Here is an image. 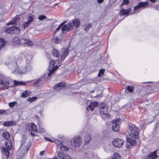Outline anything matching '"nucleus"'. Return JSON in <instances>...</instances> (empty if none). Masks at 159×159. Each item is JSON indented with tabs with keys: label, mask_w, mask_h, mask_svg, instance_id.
Returning a JSON list of instances; mask_svg holds the SVG:
<instances>
[{
	"label": "nucleus",
	"mask_w": 159,
	"mask_h": 159,
	"mask_svg": "<svg viewBox=\"0 0 159 159\" xmlns=\"http://www.w3.org/2000/svg\"><path fill=\"white\" fill-rule=\"evenodd\" d=\"M129 129L130 131V136L132 138L135 139L138 137V128L132 123L129 125Z\"/></svg>",
	"instance_id": "f257e3e1"
},
{
	"label": "nucleus",
	"mask_w": 159,
	"mask_h": 159,
	"mask_svg": "<svg viewBox=\"0 0 159 159\" xmlns=\"http://www.w3.org/2000/svg\"><path fill=\"white\" fill-rule=\"evenodd\" d=\"M82 143V139L80 136L74 138L71 140V145L74 148H79Z\"/></svg>",
	"instance_id": "f03ea898"
},
{
	"label": "nucleus",
	"mask_w": 159,
	"mask_h": 159,
	"mask_svg": "<svg viewBox=\"0 0 159 159\" xmlns=\"http://www.w3.org/2000/svg\"><path fill=\"white\" fill-rule=\"evenodd\" d=\"M20 30V29L18 27L15 26H12L11 27L8 28L5 30V32L6 33L13 34H17L18 33Z\"/></svg>",
	"instance_id": "7ed1b4c3"
},
{
	"label": "nucleus",
	"mask_w": 159,
	"mask_h": 159,
	"mask_svg": "<svg viewBox=\"0 0 159 159\" xmlns=\"http://www.w3.org/2000/svg\"><path fill=\"white\" fill-rule=\"evenodd\" d=\"M112 130L115 132H118L120 128V120L117 119L112 121Z\"/></svg>",
	"instance_id": "20e7f679"
},
{
	"label": "nucleus",
	"mask_w": 159,
	"mask_h": 159,
	"mask_svg": "<svg viewBox=\"0 0 159 159\" xmlns=\"http://www.w3.org/2000/svg\"><path fill=\"white\" fill-rule=\"evenodd\" d=\"M30 70V67L29 66L25 67H16V68L15 70V71L18 73L19 74H22L26 73L27 71H28Z\"/></svg>",
	"instance_id": "39448f33"
},
{
	"label": "nucleus",
	"mask_w": 159,
	"mask_h": 159,
	"mask_svg": "<svg viewBox=\"0 0 159 159\" xmlns=\"http://www.w3.org/2000/svg\"><path fill=\"white\" fill-rule=\"evenodd\" d=\"M73 27V25L71 23L68 24L67 25H65L62 26L61 29L62 32L65 34L67 32L69 31L70 30L72 29Z\"/></svg>",
	"instance_id": "423d86ee"
},
{
	"label": "nucleus",
	"mask_w": 159,
	"mask_h": 159,
	"mask_svg": "<svg viewBox=\"0 0 159 159\" xmlns=\"http://www.w3.org/2000/svg\"><path fill=\"white\" fill-rule=\"evenodd\" d=\"M21 44L24 47H32L33 45V43L30 39L24 38L21 39Z\"/></svg>",
	"instance_id": "0eeeda50"
},
{
	"label": "nucleus",
	"mask_w": 159,
	"mask_h": 159,
	"mask_svg": "<svg viewBox=\"0 0 159 159\" xmlns=\"http://www.w3.org/2000/svg\"><path fill=\"white\" fill-rule=\"evenodd\" d=\"M113 145L116 148H120L124 143V141L120 139L117 138L114 139L112 142Z\"/></svg>",
	"instance_id": "6e6552de"
},
{
	"label": "nucleus",
	"mask_w": 159,
	"mask_h": 159,
	"mask_svg": "<svg viewBox=\"0 0 159 159\" xmlns=\"http://www.w3.org/2000/svg\"><path fill=\"white\" fill-rule=\"evenodd\" d=\"M98 105V103L97 102H92L90 103V105L88 107L86 108V110L89 111L90 109L91 111H93L94 110L95 107H97Z\"/></svg>",
	"instance_id": "1a4fd4ad"
},
{
	"label": "nucleus",
	"mask_w": 159,
	"mask_h": 159,
	"mask_svg": "<svg viewBox=\"0 0 159 159\" xmlns=\"http://www.w3.org/2000/svg\"><path fill=\"white\" fill-rule=\"evenodd\" d=\"M148 2H140L139 3L137 6L134 8V10L138 9L139 8L141 7H145L148 5Z\"/></svg>",
	"instance_id": "9d476101"
},
{
	"label": "nucleus",
	"mask_w": 159,
	"mask_h": 159,
	"mask_svg": "<svg viewBox=\"0 0 159 159\" xmlns=\"http://www.w3.org/2000/svg\"><path fill=\"white\" fill-rule=\"evenodd\" d=\"M108 107H105L104 109H99V111L101 115H105L107 117L110 116L109 114L107 112Z\"/></svg>",
	"instance_id": "9b49d317"
},
{
	"label": "nucleus",
	"mask_w": 159,
	"mask_h": 159,
	"mask_svg": "<svg viewBox=\"0 0 159 159\" xmlns=\"http://www.w3.org/2000/svg\"><path fill=\"white\" fill-rule=\"evenodd\" d=\"M66 85L65 82L60 83L55 85L54 86V89L57 90H59L65 87Z\"/></svg>",
	"instance_id": "f8f14e48"
},
{
	"label": "nucleus",
	"mask_w": 159,
	"mask_h": 159,
	"mask_svg": "<svg viewBox=\"0 0 159 159\" xmlns=\"http://www.w3.org/2000/svg\"><path fill=\"white\" fill-rule=\"evenodd\" d=\"M29 149L27 147L24 146L23 144H22L19 148V151L21 152L23 155H24L25 153H26Z\"/></svg>",
	"instance_id": "ddd939ff"
},
{
	"label": "nucleus",
	"mask_w": 159,
	"mask_h": 159,
	"mask_svg": "<svg viewBox=\"0 0 159 159\" xmlns=\"http://www.w3.org/2000/svg\"><path fill=\"white\" fill-rule=\"evenodd\" d=\"M92 136L89 134H87L85 136L84 139L85 144H88L91 140Z\"/></svg>",
	"instance_id": "4468645a"
},
{
	"label": "nucleus",
	"mask_w": 159,
	"mask_h": 159,
	"mask_svg": "<svg viewBox=\"0 0 159 159\" xmlns=\"http://www.w3.org/2000/svg\"><path fill=\"white\" fill-rule=\"evenodd\" d=\"M69 52V51L67 48H65L64 51L62 52L61 59V60H64L65 58L68 55Z\"/></svg>",
	"instance_id": "2eb2a0df"
},
{
	"label": "nucleus",
	"mask_w": 159,
	"mask_h": 159,
	"mask_svg": "<svg viewBox=\"0 0 159 159\" xmlns=\"http://www.w3.org/2000/svg\"><path fill=\"white\" fill-rule=\"evenodd\" d=\"M72 24L75 26L76 28L79 27L80 24V20L77 18H75L72 20Z\"/></svg>",
	"instance_id": "dca6fc26"
},
{
	"label": "nucleus",
	"mask_w": 159,
	"mask_h": 159,
	"mask_svg": "<svg viewBox=\"0 0 159 159\" xmlns=\"http://www.w3.org/2000/svg\"><path fill=\"white\" fill-rule=\"evenodd\" d=\"M126 139L127 142L129 143L132 146L136 145L137 143L136 140L129 138H127Z\"/></svg>",
	"instance_id": "f3484780"
},
{
	"label": "nucleus",
	"mask_w": 159,
	"mask_h": 159,
	"mask_svg": "<svg viewBox=\"0 0 159 159\" xmlns=\"http://www.w3.org/2000/svg\"><path fill=\"white\" fill-rule=\"evenodd\" d=\"M3 125L6 126H9L16 124V122L13 121H6L3 123Z\"/></svg>",
	"instance_id": "a211bd4d"
},
{
	"label": "nucleus",
	"mask_w": 159,
	"mask_h": 159,
	"mask_svg": "<svg viewBox=\"0 0 159 159\" xmlns=\"http://www.w3.org/2000/svg\"><path fill=\"white\" fill-rule=\"evenodd\" d=\"M52 53L53 56L56 57H59L60 55V52L56 49H53L52 50Z\"/></svg>",
	"instance_id": "6ab92c4d"
},
{
	"label": "nucleus",
	"mask_w": 159,
	"mask_h": 159,
	"mask_svg": "<svg viewBox=\"0 0 159 159\" xmlns=\"http://www.w3.org/2000/svg\"><path fill=\"white\" fill-rule=\"evenodd\" d=\"M60 65H59L58 66L57 65L56 66V67H55V68H49V72L48 73V77L51 76V75L52 74H53V73H54V72L58 68V67Z\"/></svg>",
	"instance_id": "aec40b11"
},
{
	"label": "nucleus",
	"mask_w": 159,
	"mask_h": 159,
	"mask_svg": "<svg viewBox=\"0 0 159 159\" xmlns=\"http://www.w3.org/2000/svg\"><path fill=\"white\" fill-rule=\"evenodd\" d=\"M6 148L11 149L12 147V143L11 141L9 139L7 140L5 142Z\"/></svg>",
	"instance_id": "412c9836"
},
{
	"label": "nucleus",
	"mask_w": 159,
	"mask_h": 159,
	"mask_svg": "<svg viewBox=\"0 0 159 159\" xmlns=\"http://www.w3.org/2000/svg\"><path fill=\"white\" fill-rule=\"evenodd\" d=\"M31 94V92L30 91L26 90L22 93L21 97L23 98H25L30 96Z\"/></svg>",
	"instance_id": "4be33fe9"
},
{
	"label": "nucleus",
	"mask_w": 159,
	"mask_h": 159,
	"mask_svg": "<svg viewBox=\"0 0 159 159\" xmlns=\"http://www.w3.org/2000/svg\"><path fill=\"white\" fill-rule=\"evenodd\" d=\"M57 148H60L62 151H66L68 150V148L67 147L61 144L57 145Z\"/></svg>",
	"instance_id": "5701e85b"
},
{
	"label": "nucleus",
	"mask_w": 159,
	"mask_h": 159,
	"mask_svg": "<svg viewBox=\"0 0 159 159\" xmlns=\"http://www.w3.org/2000/svg\"><path fill=\"white\" fill-rule=\"evenodd\" d=\"M11 149H9L5 148H2V150L3 151L4 155L7 157H8L9 156L10 152L9 150Z\"/></svg>",
	"instance_id": "b1692460"
},
{
	"label": "nucleus",
	"mask_w": 159,
	"mask_h": 159,
	"mask_svg": "<svg viewBox=\"0 0 159 159\" xmlns=\"http://www.w3.org/2000/svg\"><path fill=\"white\" fill-rule=\"evenodd\" d=\"M66 154L63 151H60L58 152L57 156L61 159H63Z\"/></svg>",
	"instance_id": "393cba45"
},
{
	"label": "nucleus",
	"mask_w": 159,
	"mask_h": 159,
	"mask_svg": "<svg viewBox=\"0 0 159 159\" xmlns=\"http://www.w3.org/2000/svg\"><path fill=\"white\" fill-rule=\"evenodd\" d=\"M9 84V82L8 81H4L0 80V84L3 85L5 87H7V89L8 88L7 86Z\"/></svg>",
	"instance_id": "a878e982"
},
{
	"label": "nucleus",
	"mask_w": 159,
	"mask_h": 159,
	"mask_svg": "<svg viewBox=\"0 0 159 159\" xmlns=\"http://www.w3.org/2000/svg\"><path fill=\"white\" fill-rule=\"evenodd\" d=\"M2 136L4 138L8 140L10 138V136L8 132H5L2 134Z\"/></svg>",
	"instance_id": "bb28decb"
},
{
	"label": "nucleus",
	"mask_w": 159,
	"mask_h": 159,
	"mask_svg": "<svg viewBox=\"0 0 159 159\" xmlns=\"http://www.w3.org/2000/svg\"><path fill=\"white\" fill-rule=\"evenodd\" d=\"M13 42L16 45H19L20 44H21V39L20 40L18 37H16L14 38Z\"/></svg>",
	"instance_id": "cd10ccee"
},
{
	"label": "nucleus",
	"mask_w": 159,
	"mask_h": 159,
	"mask_svg": "<svg viewBox=\"0 0 159 159\" xmlns=\"http://www.w3.org/2000/svg\"><path fill=\"white\" fill-rule=\"evenodd\" d=\"M111 159H121V157L118 153H115L112 156Z\"/></svg>",
	"instance_id": "c85d7f7f"
},
{
	"label": "nucleus",
	"mask_w": 159,
	"mask_h": 159,
	"mask_svg": "<svg viewBox=\"0 0 159 159\" xmlns=\"http://www.w3.org/2000/svg\"><path fill=\"white\" fill-rule=\"evenodd\" d=\"M129 12V11L127 10L122 9L120 11V14L121 15H124L128 14Z\"/></svg>",
	"instance_id": "c756f323"
},
{
	"label": "nucleus",
	"mask_w": 159,
	"mask_h": 159,
	"mask_svg": "<svg viewBox=\"0 0 159 159\" xmlns=\"http://www.w3.org/2000/svg\"><path fill=\"white\" fill-rule=\"evenodd\" d=\"M5 43V40L2 38H0V50L4 47Z\"/></svg>",
	"instance_id": "7c9ffc66"
},
{
	"label": "nucleus",
	"mask_w": 159,
	"mask_h": 159,
	"mask_svg": "<svg viewBox=\"0 0 159 159\" xmlns=\"http://www.w3.org/2000/svg\"><path fill=\"white\" fill-rule=\"evenodd\" d=\"M31 129L34 131L36 132L37 131L36 125L33 124H30L29 125Z\"/></svg>",
	"instance_id": "2f4dec72"
},
{
	"label": "nucleus",
	"mask_w": 159,
	"mask_h": 159,
	"mask_svg": "<svg viewBox=\"0 0 159 159\" xmlns=\"http://www.w3.org/2000/svg\"><path fill=\"white\" fill-rule=\"evenodd\" d=\"M14 84L15 85H25V83L22 82V81H19L18 82L16 80H15L14 81Z\"/></svg>",
	"instance_id": "473e14b6"
},
{
	"label": "nucleus",
	"mask_w": 159,
	"mask_h": 159,
	"mask_svg": "<svg viewBox=\"0 0 159 159\" xmlns=\"http://www.w3.org/2000/svg\"><path fill=\"white\" fill-rule=\"evenodd\" d=\"M84 27H85L84 30L86 32H87L89 30L90 27H91V24H85L84 25Z\"/></svg>",
	"instance_id": "72a5a7b5"
},
{
	"label": "nucleus",
	"mask_w": 159,
	"mask_h": 159,
	"mask_svg": "<svg viewBox=\"0 0 159 159\" xmlns=\"http://www.w3.org/2000/svg\"><path fill=\"white\" fill-rule=\"evenodd\" d=\"M55 64V62L54 60H51L49 64V68H55L56 66H55L54 65Z\"/></svg>",
	"instance_id": "f704fd0d"
},
{
	"label": "nucleus",
	"mask_w": 159,
	"mask_h": 159,
	"mask_svg": "<svg viewBox=\"0 0 159 159\" xmlns=\"http://www.w3.org/2000/svg\"><path fill=\"white\" fill-rule=\"evenodd\" d=\"M134 87L131 85H128L127 87V90L130 93H132L134 91Z\"/></svg>",
	"instance_id": "c9c22d12"
},
{
	"label": "nucleus",
	"mask_w": 159,
	"mask_h": 159,
	"mask_svg": "<svg viewBox=\"0 0 159 159\" xmlns=\"http://www.w3.org/2000/svg\"><path fill=\"white\" fill-rule=\"evenodd\" d=\"M37 98L36 97H33L30 98L29 97L27 99V101L30 102H32L33 101H35L37 100Z\"/></svg>",
	"instance_id": "e433bc0d"
},
{
	"label": "nucleus",
	"mask_w": 159,
	"mask_h": 159,
	"mask_svg": "<svg viewBox=\"0 0 159 159\" xmlns=\"http://www.w3.org/2000/svg\"><path fill=\"white\" fill-rule=\"evenodd\" d=\"M104 71L105 69H100L99 71V73L98 74V76L99 77H101L102 76V75H103V74Z\"/></svg>",
	"instance_id": "4c0bfd02"
},
{
	"label": "nucleus",
	"mask_w": 159,
	"mask_h": 159,
	"mask_svg": "<svg viewBox=\"0 0 159 159\" xmlns=\"http://www.w3.org/2000/svg\"><path fill=\"white\" fill-rule=\"evenodd\" d=\"M108 107L107 104L105 103H102L99 104V109H104L105 107Z\"/></svg>",
	"instance_id": "58836bf2"
},
{
	"label": "nucleus",
	"mask_w": 159,
	"mask_h": 159,
	"mask_svg": "<svg viewBox=\"0 0 159 159\" xmlns=\"http://www.w3.org/2000/svg\"><path fill=\"white\" fill-rule=\"evenodd\" d=\"M18 19V17H15L14 18L11 22V25H15L16 24V22L17 20Z\"/></svg>",
	"instance_id": "ea45409f"
},
{
	"label": "nucleus",
	"mask_w": 159,
	"mask_h": 159,
	"mask_svg": "<svg viewBox=\"0 0 159 159\" xmlns=\"http://www.w3.org/2000/svg\"><path fill=\"white\" fill-rule=\"evenodd\" d=\"M42 78H40L37 80L34 83V85H39L40 84V82L42 81Z\"/></svg>",
	"instance_id": "a19ab883"
},
{
	"label": "nucleus",
	"mask_w": 159,
	"mask_h": 159,
	"mask_svg": "<svg viewBox=\"0 0 159 159\" xmlns=\"http://www.w3.org/2000/svg\"><path fill=\"white\" fill-rule=\"evenodd\" d=\"M28 21H27L30 24L31 23V22H32L33 20V17L32 16H29L28 18Z\"/></svg>",
	"instance_id": "79ce46f5"
},
{
	"label": "nucleus",
	"mask_w": 159,
	"mask_h": 159,
	"mask_svg": "<svg viewBox=\"0 0 159 159\" xmlns=\"http://www.w3.org/2000/svg\"><path fill=\"white\" fill-rule=\"evenodd\" d=\"M46 18V17L44 15H40L38 17V19L40 20H43Z\"/></svg>",
	"instance_id": "37998d69"
},
{
	"label": "nucleus",
	"mask_w": 159,
	"mask_h": 159,
	"mask_svg": "<svg viewBox=\"0 0 159 159\" xmlns=\"http://www.w3.org/2000/svg\"><path fill=\"white\" fill-rule=\"evenodd\" d=\"M30 24L27 21L25 22L23 25L24 29H25V28L28 27Z\"/></svg>",
	"instance_id": "c03bdc74"
},
{
	"label": "nucleus",
	"mask_w": 159,
	"mask_h": 159,
	"mask_svg": "<svg viewBox=\"0 0 159 159\" xmlns=\"http://www.w3.org/2000/svg\"><path fill=\"white\" fill-rule=\"evenodd\" d=\"M16 102H10L9 103V106L11 108H12L15 105Z\"/></svg>",
	"instance_id": "a18cd8bd"
},
{
	"label": "nucleus",
	"mask_w": 159,
	"mask_h": 159,
	"mask_svg": "<svg viewBox=\"0 0 159 159\" xmlns=\"http://www.w3.org/2000/svg\"><path fill=\"white\" fill-rule=\"evenodd\" d=\"M129 3V0H123V2L122 5L123 4L127 5Z\"/></svg>",
	"instance_id": "49530a36"
},
{
	"label": "nucleus",
	"mask_w": 159,
	"mask_h": 159,
	"mask_svg": "<svg viewBox=\"0 0 159 159\" xmlns=\"http://www.w3.org/2000/svg\"><path fill=\"white\" fill-rule=\"evenodd\" d=\"M63 159H72L71 157L67 154L65 155V157Z\"/></svg>",
	"instance_id": "de8ad7c7"
},
{
	"label": "nucleus",
	"mask_w": 159,
	"mask_h": 159,
	"mask_svg": "<svg viewBox=\"0 0 159 159\" xmlns=\"http://www.w3.org/2000/svg\"><path fill=\"white\" fill-rule=\"evenodd\" d=\"M6 111L5 110H0V115L6 114Z\"/></svg>",
	"instance_id": "09e8293b"
},
{
	"label": "nucleus",
	"mask_w": 159,
	"mask_h": 159,
	"mask_svg": "<svg viewBox=\"0 0 159 159\" xmlns=\"http://www.w3.org/2000/svg\"><path fill=\"white\" fill-rule=\"evenodd\" d=\"M62 26L60 25L58 27L56 30H55L54 33H56L57 31H58L61 28Z\"/></svg>",
	"instance_id": "8fccbe9b"
},
{
	"label": "nucleus",
	"mask_w": 159,
	"mask_h": 159,
	"mask_svg": "<svg viewBox=\"0 0 159 159\" xmlns=\"http://www.w3.org/2000/svg\"><path fill=\"white\" fill-rule=\"evenodd\" d=\"M55 43H58L59 42V40L57 37H56L54 39Z\"/></svg>",
	"instance_id": "3c124183"
},
{
	"label": "nucleus",
	"mask_w": 159,
	"mask_h": 159,
	"mask_svg": "<svg viewBox=\"0 0 159 159\" xmlns=\"http://www.w3.org/2000/svg\"><path fill=\"white\" fill-rule=\"evenodd\" d=\"M44 138L46 141H49L52 142H53V141L51 139L45 137Z\"/></svg>",
	"instance_id": "603ef678"
},
{
	"label": "nucleus",
	"mask_w": 159,
	"mask_h": 159,
	"mask_svg": "<svg viewBox=\"0 0 159 159\" xmlns=\"http://www.w3.org/2000/svg\"><path fill=\"white\" fill-rule=\"evenodd\" d=\"M45 152V151H41L40 152V155H43L44 154Z\"/></svg>",
	"instance_id": "864d4df0"
},
{
	"label": "nucleus",
	"mask_w": 159,
	"mask_h": 159,
	"mask_svg": "<svg viewBox=\"0 0 159 159\" xmlns=\"http://www.w3.org/2000/svg\"><path fill=\"white\" fill-rule=\"evenodd\" d=\"M104 1V0H97V2L99 3H102Z\"/></svg>",
	"instance_id": "5fc2aeb1"
},
{
	"label": "nucleus",
	"mask_w": 159,
	"mask_h": 159,
	"mask_svg": "<svg viewBox=\"0 0 159 159\" xmlns=\"http://www.w3.org/2000/svg\"><path fill=\"white\" fill-rule=\"evenodd\" d=\"M66 22V21H64L60 25L62 27L64 25V24H65Z\"/></svg>",
	"instance_id": "6e6d98bb"
},
{
	"label": "nucleus",
	"mask_w": 159,
	"mask_h": 159,
	"mask_svg": "<svg viewBox=\"0 0 159 159\" xmlns=\"http://www.w3.org/2000/svg\"><path fill=\"white\" fill-rule=\"evenodd\" d=\"M31 135L33 136H35V134L34 133H31Z\"/></svg>",
	"instance_id": "4d7b16f0"
},
{
	"label": "nucleus",
	"mask_w": 159,
	"mask_h": 159,
	"mask_svg": "<svg viewBox=\"0 0 159 159\" xmlns=\"http://www.w3.org/2000/svg\"><path fill=\"white\" fill-rule=\"evenodd\" d=\"M6 25H7L8 26V25H11V22H10L9 23H7Z\"/></svg>",
	"instance_id": "13d9d810"
},
{
	"label": "nucleus",
	"mask_w": 159,
	"mask_h": 159,
	"mask_svg": "<svg viewBox=\"0 0 159 159\" xmlns=\"http://www.w3.org/2000/svg\"><path fill=\"white\" fill-rule=\"evenodd\" d=\"M129 147H130V146L128 144H127L126 145V148H129Z\"/></svg>",
	"instance_id": "bf43d9fd"
},
{
	"label": "nucleus",
	"mask_w": 159,
	"mask_h": 159,
	"mask_svg": "<svg viewBox=\"0 0 159 159\" xmlns=\"http://www.w3.org/2000/svg\"><path fill=\"white\" fill-rule=\"evenodd\" d=\"M58 5V3H56L55 5H54V6H57V5Z\"/></svg>",
	"instance_id": "052dcab7"
},
{
	"label": "nucleus",
	"mask_w": 159,
	"mask_h": 159,
	"mask_svg": "<svg viewBox=\"0 0 159 159\" xmlns=\"http://www.w3.org/2000/svg\"><path fill=\"white\" fill-rule=\"evenodd\" d=\"M52 159H58L57 157H54V158H53Z\"/></svg>",
	"instance_id": "680f3d73"
},
{
	"label": "nucleus",
	"mask_w": 159,
	"mask_h": 159,
	"mask_svg": "<svg viewBox=\"0 0 159 159\" xmlns=\"http://www.w3.org/2000/svg\"><path fill=\"white\" fill-rule=\"evenodd\" d=\"M93 92H94V91H92V92L93 93Z\"/></svg>",
	"instance_id": "e2e57ef3"
}]
</instances>
